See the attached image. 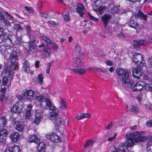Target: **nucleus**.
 <instances>
[{
  "instance_id": "680f3d73",
  "label": "nucleus",
  "mask_w": 152,
  "mask_h": 152,
  "mask_svg": "<svg viewBox=\"0 0 152 152\" xmlns=\"http://www.w3.org/2000/svg\"><path fill=\"white\" fill-rule=\"evenodd\" d=\"M26 30L27 31V34L28 35V36L30 37V35L29 32H30V30H31L30 27L29 26H28V25L26 26Z\"/></svg>"
},
{
  "instance_id": "f257e3e1",
  "label": "nucleus",
  "mask_w": 152,
  "mask_h": 152,
  "mask_svg": "<svg viewBox=\"0 0 152 152\" xmlns=\"http://www.w3.org/2000/svg\"><path fill=\"white\" fill-rule=\"evenodd\" d=\"M125 137L126 141L124 142V145L129 147L133 146L136 143L145 141L147 139L145 132L142 131L126 133Z\"/></svg>"
},
{
  "instance_id": "37998d69",
  "label": "nucleus",
  "mask_w": 152,
  "mask_h": 152,
  "mask_svg": "<svg viewBox=\"0 0 152 152\" xmlns=\"http://www.w3.org/2000/svg\"><path fill=\"white\" fill-rule=\"evenodd\" d=\"M42 39L48 44H51L53 42L48 37L45 35L42 37Z\"/></svg>"
},
{
  "instance_id": "ea45409f",
  "label": "nucleus",
  "mask_w": 152,
  "mask_h": 152,
  "mask_svg": "<svg viewBox=\"0 0 152 152\" xmlns=\"http://www.w3.org/2000/svg\"><path fill=\"white\" fill-rule=\"evenodd\" d=\"M19 107L17 105H13L11 108V110L13 113H17L19 112Z\"/></svg>"
},
{
  "instance_id": "5701e85b",
  "label": "nucleus",
  "mask_w": 152,
  "mask_h": 152,
  "mask_svg": "<svg viewBox=\"0 0 152 152\" xmlns=\"http://www.w3.org/2000/svg\"><path fill=\"white\" fill-rule=\"evenodd\" d=\"M71 70L73 72L79 75L83 74L86 72L85 69L81 68H73L71 69Z\"/></svg>"
},
{
  "instance_id": "f3484780",
  "label": "nucleus",
  "mask_w": 152,
  "mask_h": 152,
  "mask_svg": "<svg viewBox=\"0 0 152 152\" xmlns=\"http://www.w3.org/2000/svg\"><path fill=\"white\" fill-rule=\"evenodd\" d=\"M32 107L33 106L31 104H29L27 106L25 115L26 119H29L30 118L31 115V109Z\"/></svg>"
},
{
  "instance_id": "79ce46f5",
  "label": "nucleus",
  "mask_w": 152,
  "mask_h": 152,
  "mask_svg": "<svg viewBox=\"0 0 152 152\" xmlns=\"http://www.w3.org/2000/svg\"><path fill=\"white\" fill-rule=\"evenodd\" d=\"M23 24H22L21 25L20 24L14 25L15 27L14 29H17L18 31H22L23 30V28L22 27V25Z\"/></svg>"
},
{
  "instance_id": "4d7b16f0",
  "label": "nucleus",
  "mask_w": 152,
  "mask_h": 152,
  "mask_svg": "<svg viewBox=\"0 0 152 152\" xmlns=\"http://www.w3.org/2000/svg\"><path fill=\"white\" fill-rule=\"evenodd\" d=\"M3 37L4 38L2 40L3 41H6L8 39H10L9 38L8 35L7 34H4Z\"/></svg>"
},
{
  "instance_id": "2eb2a0df",
  "label": "nucleus",
  "mask_w": 152,
  "mask_h": 152,
  "mask_svg": "<svg viewBox=\"0 0 152 152\" xmlns=\"http://www.w3.org/2000/svg\"><path fill=\"white\" fill-rule=\"evenodd\" d=\"M4 152H21L20 148L18 145H14L11 147L7 148Z\"/></svg>"
},
{
  "instance_id": "58836bf2",
  "label": "nucleus",
  "mask_w": 152,
  "mask_h": 152,
  "mask_svg": "<svg viewBox=\"0 0 152 152\" xmlns=\"http://www.w3.org/2000/svg\"><path fill=\"white\" fill-rule=\"evenodd\" d=\"M8 131L5 129H3L0 131V136L6 137Z\"/></svg>"
},
{
  "instance_id": "20e7f679",
  "label": "nucleus",
  "mask_w": 152,
  "mask_h": 152,
  "mask_svg": "<svg viewBox=\"0 0 152 152\" xmlns=\"http://www.w3.org/2000/svg\"><path fill=\"white\" fill-rule=\"evenodd\" d=\"M59 111L58 110L56 111H53L50 113V119L51 120H55L54 122L55 125L57 127H59L61 124L62 119L58 115Z\"/></svg>"
},
{
  "instance_id": "4c0bfd02",
  "label": "nucleus",
  "mask_w": 152,
  "mask_h": 152,
  "mask_svg": "<svg viewBox=\"0 0 152 152\" xmlns=\"http://www.w3.org/2000/svg\"><path fill=\"white\" fill-rule=\"evenodd\" d=\"M4 42V45L6 47L8 48L12 47V40L10 39H8L7 41Z\"/></svg>"
},
{
  "instance_id": "473e14b6",
  "label": "nucleus",
  "mask_w": 152,
  "mask_h": 152,
  "mask_svg": "<svg viewBox=\"0 0 152 152\" xmlns=\"http://www.w3.org/2000/svg\"><path fill=\"white\" fill-rule=\"evenodd\" d=\"M7 119L4 117H0V126L4 127L6 125Z\"/></svg>"
},
{
  "instance_id": "c85d7f7f",
  "label": "nucleus",
  "mask_w": 152,
  "mask_h": 152,
  "mask_svg": "<svg viewBox=\"0 0 152 152\" xmlns=\"http://www.w3.org/2000/svg\"><path fill=\"white\" fill-rule=\"evenodd\" d=\"M129 26L137 29L138 28L137 23L136 21L132 20H131L128 23Z\"/></svg>"
},
{
  "instance_id": "a211bd4d",
  "label": "nucleus",
  "mask_w": 152,
  "mask_h": 152,
  "mask_svg": "<svg viewBox=\"0 0 152 152\" xmlns=\"http://www.w3.org/2000/svg\"><path fill=\"white\" fill-rule=\"evenodd\" d=\"M14 122L16 125L15 127L16 130L20 132L23 130L24 128V124L23 122L17 121L16 120Z\"/></svg>"
},
{
  "instance_id": "a19ab883",
  "label": "nucleus",
  "mask_w": 152,
  "mask_h": 152,
  "mask_svg": "<svg viewBox=\"0 0 152 152\" xmlns=\"http://www.w3.org/2000/svg\"><path fill=\"white\" fill-rule=\"evenodd\" d=\"M102 3L100 0H97L95 1L94 4L95 7L94 9H97V8H99L101 7Z\"/></svg>"
},
{
  "instance_id": "c03bdc74",
  "label": "nucleus",
  "mask_w": 152,
  "mask_h": 152,
  "mask_svg": "<svg viewBox=\"0 0 152 152\" xmlns=\"http://www.w3.org/2000/svg\"><path fill=\"white\" fill-rule=\"evenodd\" d=\"M30 66V65L28 62L27 61H26L23 64V67L25 69V71H26L28 70L27 69Z\"/></svg>"
},
{
  "instance_id": "0eeeda50",
  "label": "nucleus",
  "mask_w": 152,
  "mask_h": 152,
  "mask_svg": "<svg viewBox=\"0 0 152 152\" xmlns=\"http://www.w3.org/2000/svg\"><path fill=\"white\" fill-rule=\"evenodd\" d=\"M46 137L47 139L50 140L53 142H60L61 141L60 137L53 132L48 134Z\"/></svg>"
},
{
  "instance_id": "13d9d810",
  "label": "nucleus",
  "mask_w": 152,
  "mask_h": 152,
  "mask_svg": "<svg viewBox=\"0 0 152 152\" xmlns=\"http://www.w3.org/2000/svg\"><path fill=\"white\" fill-rule=\"evenodd\" d=\"M53 46L52 48L54 50H57L58 48V46L57 44L54 42H53L51 44Z\"/></svg>"
},
{
  "instance_id": "338daca9",
  "label": "nucleus",
  "mask_w": 152,
  "mask_h": 152,
  "mask_svg": "<svg viewBox=\"0 0 152 152\" xmlns=\"http://www.w3.org/2000/svg\"><path fill=\"white\" fill-rule=\"evenodd\" d=\"M113 126V124L112 122H110L108 124V125L106 127L107 129H110L112 128Z\"/></svg>"
},
{
  "instance_id": "423d86ee",
  "label": "nucleus",
  "mask_w": 152,
  "mask_h": 152,
  "mask_svg": "<svg viewBox=\"0 0 152 152\" xmlns=\"http://www.w3.org/2000/svg\"><path fill=\"white\" fill-rule=\"evenodd\" d=\"M34 91L31 90H26L24 92L23 94V95L26 98V99L29 100L31 102H33V104H35V102L34 97Z\"/></svg>"
},
{
  "instance_id": "1a4fd4ad",
  "label": "nucleus",
  "mask_w": 152,
  "mask_h": 152,
  "mask_svg": "<svg viewBox=\"0 0 152 152\" xmlns=\"http://www.w3.org/2000/svg\"><path fill=\"white\" fill-rule=\"evenodd\" d=\"M134 68L132 71V74L134 77L137 78H140L142 75V72L141 71V66Z\"/></svg>"
},
{
  "instance_id": "7c9ffc66",
  "label": "nucleus",
  "mask_w": 152,
  "mask_h": 152,
  "mask_svg": "<svg viewBox=\"0 0 152 152\" xmlns=\"http://www.w3.org/2000/svg\"><path fill=\"white\" fill-rule=\"evenodd\" d=\"M35 99L37 101L40 102H45L46 98L44 96L42 95H36L35 97Z\"/></svg>"
},
{
  "instance_id": "e2e57ef3",
  "label": "nucleus",
  "mask_w": 152,
  "mask_h": 152,
  "mask_svg": "<svg viewBox=\"0 0 152 152\" xmlns=\"http://www.w3.org/2000/svg\"><path fill=\"white\" fill-rule=\"evenodd\" d=\"M147 145L148 147L152 145V138L148 140L147 144Z\"/></svg>"
},
{
  "instance_id": "5fc2aeb1",
  "label": "nucleus",
  "mask_w": 152,
  "mask_h": 152,
  "mask_svg": "<svg viewBox=\"0 0 152 152\" xmlns=\"http://www.w3.org/2000/svg\"><path fill=\"white\" fill-rule=\"evenodd\" d=\"M5 98L4 94L2 92H0V101L2 102Z\"/></svg>"
},
{
  "instance_id": "bb28decb",
  "label": "nucleus",
  "mask_w": 152,
  "mask_h": 152,
  "mask_svg": "<svg viewBox=\"0 0 152 152\" xmlns=\"http://www.w3.org/2000/svg\"><path fill=\"white\" fill-rule=\"evenodd\" d=\"M127 147H129L128 146H125L124 145V143L123 144H120L118 146L117 150L116 149L115 152H126V151L125 150L126 149H127Z\"/></svg>"
},
{
  "instance_id": "e433bc0d",
  "label": "nucleus",
  "mask_w": 152,
  "mask_h": 152,
  "mask_svg": "<svg viewBox=\"0 0 152 152\" xmlns=\"http://www.w3.org/2000/svg\"><path fill=\"white\" fill-rule=\"evenodd\" d=\"M143 88L146 90L150 91L152 93V84H146L145 82V85Z\"/></svg>"
},
{
  "instance_id": "4468645a",
  "label": "nucleus",
  "mask_w": 152,
  "mask_h": 152,
  "mask_svg": "<svg viewBox=\"0 0 152 152\" xmlns=\"http://www.w3.org/2000/svg\"><path fill=\"white\" fill-rule=\"evenodd\" d=\"M133 46L135 48H137L140 46H144L147 44V41L144 39L140 40H134L133 41Z\"/></svg>"
},
{
  "instance_id": "6ab92c4d",
  "label": "nucleus",
  "mask_w": 152,
  "mask_h": 152,
  "mask_svg": "<svg viewBox=\"0 0 152 152\" xmlns=\"http://www.w3.org/2000/svg\"><path fill=\"white\" fill-rule=\"evenodd\" d=\"M46 102V105H47L48 108L53 111H56L57 109H56V107L52 103L51 101L48 98H46L45 101Z\"/></svg>"
},
{
  "instance_id": "6e6d98bb",
  "label": "nucleus",
  "mask_w": 152,
  "mask_h": 152,
  "mask_svg": "<svg viewBox=\"0 0 152 152\" xmlns=\"http://www.w3.org/2000/svg\"><path fill=\"white\" fill-rule=\"evenodd\" d=\"M146 125L148 127H152V119L147 122L146 123Z\"/></svg>"
},
{
  "instance_id": "bf43d9fd",
  "label": "nucleus",
  "mask_w": 152,
  "mask_h": 152,
  "mask_svg": "<svg viewBox=\"0 0 152 152\" xmlns=\"http://www.w3.org/2000/svg\"><path fill=\"white\" fill-rule=\"evenodd\" d=\"M93 69L95 70L98 71L99 72H103V70L102 69L97 67H95Z\"/></svg>"
},
{
  "instance_id": "412c9836",
  "label": "nucleus",
  "mask_w": 152,
  "mask_h": 152,
  "mask_svg": "<svg viewBox=\"0 0 152 152\" xmlns=\"http://www.w3.org/2000/svg\"><path fill=\"white\" fill-rule=\"evenodd\" d=\"M127 109L128 111L135 113H138L139 112V110L137 107L130 104L128 105Z\"/></svg>"
},
{
  "instance_id": "864d4df0",
  "label": "nucleus",
  "mask_w": 152,
  "mask_h": 152,
  "mask_svg": "<svg viewBox=\"0 0 152 152\" xmlns=\"http://www.w3.org/2000/svg\"><path fill=\"white\" fill-rule=\"evenodd\" d=\"M88 14L91 19L93 21H98L99 20V19L98 18L95 17H94L93 16L91 15L89 13H88Z\"/></svg>"
},
{
  "instance_id": "f704fd0d",
  "label": "nucleus",
  "mask_w": 152,
  "mask_h": 152,
  "mask_svg": "<svg viewBox=\"0 0 152 152\" xmlns=\"http://www.w3.org/2000/svg\"><path fill=\"white\" fill-rule=\"evenodd\" d=\"M62 16L64 19L66 21H68L70 19L69 14L67 11H64L62 13Z\"/></svg>"
},
{
  "instance_id": "9d476101",
  "label": "nucleus",
  "mask_w": 152,
  "mask_h": 152,
  "mask_svg": "<svg viewBox=\"0 0 152 152\" xmlns=\"http://www.w3.org/2000/svg\"><path fill=\"white\" fill-rule=\"evenodd\" d=\"M145 85V82L143 81H139L134 84L132 88L133 91H142Z\"/></svg>"
},
{
  "instance_id": "ddd939ff",
  "label": "nucleus",
  "mask_w": 152,
  "mask_h": 152,
  "mask_svg": "<svg viewBox=\"0 0 152 152\" xmlns=\"http://www.w3.org/2000/svg\"><path fill=\"white\" fill-rule=\"evenodd\" d=\"M111 17L110 15L107 14H105L101 16V21L103 22L105 28L106 27L107 24L109 22Z\"/></svg>"
},
{
  "instance_id": "de8ad7c7",
  "label": "nucleus",
  "mask_w": 152,
  "mask_h": 152,
  "mask_svg": "<svg viewBox=\"0 0 152 152\" xmlns=\"http://www.w3.org/2000/svg\"><path fill=\"white\" fill-rule=\"evenodd\" d=\"M53 61H51L49 63L46 69V72L48 73H49L50 72V69L52 65V64L53 63Z\"/></svg>"
},
{
  "instance_id": "f8f14e48",
  "label": "nucleus",
  "mask_w": 152,
  "mask_h": 152,
  "mask_svg": "<svg viewBox=\"0 0 152 152\" xmlns=\"http://www.w3.org/2000/svg\"><path fill=\"white\" fill-rule=\"evenodd\" d=\"M85 8L84 6L82 4H77L76 8V12L81 17H83L85 13Z\"/></svg>"
},
{
  "instance_id": "c756f323",
  "label": "nucleus",
  "mask_w": 152,
  "mask_h": 152,
  "mask_svg": "<svg viewBox=\"0 0 152 152\" xmlns=\"http://www.w3.org/2000/svg\"><path fill=\"white\" fill-rule=\"evenodd\" d=\"M73 63L72 65L73 66L77 67L78 66V64L80 63L81 62V60L78 57H74L73 59Z\"/></svg>"
},
{
  "instance_id": "dca6fc26",
  "label": "nucleus",
  "mask_w": 152,
  "mask_h": 152,
  "mask_svg": "<svg viewBox=\"0 0 152 152\" xmlns=\"http://www.w3.org/2000/svg\"><path fill=\"white\" fill-rule=\"evenodd\" d=\"M10 137L12 142H15L19 139L20 135L18 132H13L10 134Z\"/></svg>"
},
{
  "instance_id": "774afa93",
  "label": "nucleus",
  "mask_w": 152,
  "mask_h": 152,
  "mask_svg": "<svg viewBox=\"0 0 152 152\" xmlns=\"http://www.w3.org/2000/svg\"><path fill=\"white\" fill-rule=\"evenodd\" d=\"M75 50L77 52H79L80 51V48L78 45L76 46L75 47Z\"/></svg>"
},
{
  "instance_id": "393cba45",
  "label": "nucleus",
  "mask_w": 152,
  "mask_h": 152,
  "mask_svg": "<svg viewBox=\"0 0 152 152\" xmlns=\"http://www.w3.org/2000/svg\"><path fill=\"white\" fill-rule=\"evenodd\" d=\"M59 108L62 110L66 109V104L64 99H61L59 101Z\"/></svg>"
},
{
  "instance_id": "b1692460",
  "label": "nucleus",
  "mask_w": 152,
  "mask_h": 152,
  "mask_svg": "<svg viewBox=\"0 0 152 152\" xmlns=\"http://www.w3.org/2000/svg\"><path fill=\"white\" fill-rule=\"evenodd\" d=\"M52 53L51 49L47 46L45 47L43 50L44 55L46 58H48L50 56Z\"/></svg>"
},
{
  "instance_id": "603ef678",
  "label": "nucleus",
  "mask_w": 152,
  "mask_h": 152,
  "mask_svg": "<svg viewBox=\"0 0 152 152\" xmlns=\"http://www.w3.org/2000/svg\"><path fill=\"white\" fill-rule=\"evenodd\" d=\"M4 22L5 25L6 26H11L12 25V24L14 25V24L13 23H10L9 21L6 20H4Z\"/></svg>"
},
{
  "instance_id": "f03ea898",
  "label": "nucleus",
  "mask_w": 152,
  "mask_h": 152,
  "mask_svg": "<svg viewBox=\"0 0 152 152\" xmlns=\"http://www.w3.org/2000/svg\"><path fill=\"white\" fill-rule=\"evenodd\" d=\"M116 73L118 75L122 76L121 81L123 86L127 88L132 87L134 82L130 78L128 71L124 69L119 68L117 69Z\"/></svg>"
},
{
  "instance_id": "39448f33",
  "label": "nucleus",
  "mask_w": 152,
  "mask_h": 152,
  "mask_svg": "<svg viewBox=\"0 0 152 152\" xmlns=\"http://www.w3.org/2000/svg\"><path fill=\"white\" fill-rule=\"evenodd\" d=\"M133 58H132V60L134 63L139 64V62H140L139 66L142 67L145 66L144 61L143 60L142 57L140 54L135 53H133Z\"/></svg>"
},
{
  "instance_id": "aec40b11",
  "label": "nucleus",
  "mask_w": 152,
  "mask_h": 152,
  "mask_svg": "<svg viewBox=\"0 0 152 152\" xmlns=\"http://www.w3.org/2000/svg\"><path fill=\"white\" fill-rule=\"evenodd\" d=\"M134 16L136 18H140L145 21L148 18L147 15L144 14L142 12L140 11L137 14L135 15Z\"/></svg>"
},
{
  "instance_id": "0e129e2a",
  "label": "nucleus",
  "mask_w": 152,
  "mask_h": 152,
  "mask_svg": "<svg viewBox=\"0 0 152 152\" xmlns=\"http://www.w3.org/2000/svg\"><path fill=\"white\" fill-rule=\"evenodd\" d=\"M106 63L107 65L109 66H112L113 65V63L112 61L109 60L107 61H106Z\"/></svg>"
},
{
  "instance_id": "8fccbe9b",
  "label": "nucleus",
  "mask_w": 152,
  "mask_h": 152,
  "mask_svg": "<svg viewBox=\"0 0 152 152\" xmlns=\"http://www.w3.org/2000/svg\"><path fill=\"white\" fill-rule=\"evenodd\" d=\"M6 137L0 136V145H2L5 143Z\"/></svg>"
},
{
  "instance_id": "a18cd8bd",
  "label": "nucleus",
  "mask_w": 152,
  "mask_h": 152,
  "mask_svg": "<svg viewBox=\"0 0 152 152\" xmlns=\"http://www.w3.org/2000/svg\"><path fill=\"white\" fill-rule=\"evenodd\" d=\"M25 8L26 10L29 13H32L34 12V10L31 7L26 6H25Z\"/></svg>"
},
{
  "instance_id": "2f4dec72",
  "label": "nucleus",
  "mask_w": 152,
  "mask_h": 152,
  "mask_svg": "<svg viewBox=\"0 0 152 152\" xmlns=\"http://www.w3.org/2000/svg\"><path fill=\"white\" fill-rule=\"evenodd\" d=\"M110 12L113 13H115L119 10L118 7L114 6L113 4L110 5Z\"/></svg>"
},
{
  "instance_id": "3c124183",
  "label": "nucleus",
  "mask_w": 152,
  "mask_h": 152,
  "mask_svg": "<svg viewBox=\"0 0 152 152\" xmlns=\"http://www.w3.org/2000/svg\"><path fill=\"white\" fill-rule=\"evenodd\" d=\"M147 64L150 66H152V56L148 58Z\"/></svg>"
},
{
  "instance_id": "09e8293b",
  "label": "nucleus",
  "mask_w": 152,
  "mask_h": 152,
  "mask_svg": "<svg viewBox=\"0 0 152 152\" xmlns=\"http://www.w3.org/2000/svg\"><path fill=\"white\" fill-rule=\"evenodd\" d=\"M12 101V97L11 96H9L6 99V102L8 104L11 103Z\"/></svg>"
},
{
  "instance_id": "6e6552de",
  "label": "nucleus",
  "mask_w": 152,
  "mask_h": 152,
  "mask_svg": "<svg viewBox=\"0 0 152 152\" xmlns=\"http://www.w3.org/2000/svg\"><path fill=\"white\" fill-rule=\"evenodd\" d=\"M43 112L41 110H37L35 112V119L34 121V123L35 124L38 125L43 117Z\"/></svg>"
},
{
  "instance_id": "a878e982",
  "label": "nucleus",
  "mask_w": 152,
  "mask_h": 152,
  "mask_svg": "<svg viewBox=\"0 0 152 152\" xmlns=\"http://www.w3.org/2000/svg\"><path fill=\"white\" fill-rule=\"evenodd\" d=\"M91 116V114L89 113H83L77 116L76 118L77 120H80L83 118H89Z\"/></svg>"
},
{
  "instance_id": "9b49d317",
  "label": "nucleus",
  "mask_w": 152,
  "mask_h": 152,
  "mask_svg": "<svg viewBox=\"0 0 152 152\" xmlns=\"http://www.w3.org/2000/svg\"><path fill=\"white\" fill-rule=\"evenodd\" d=\"M17 58V52L14 50L12 51L8 59V61L11 65H13L16 61Z\"/></svg>"
},
{
  "instance_id": "49530a36",
  "label": "nucleus",
  "mask_w": 152,
  "mask_h": 152,
  "mask_svg": "<svg viewBox=\"0 0 152 152\" xmlns=\"http://www.w3.org/2000/svg\"><path fill=\"white\" fill-rule=\"evenodd\" d=\"M38 79L39 80V83L42 84L43 83V75L41 74L37 76Z\"/></svg>"
},
{
  "instance_id": "cd10ccee",
  "label": "nucleus",
  "mask_w": 152,
  "mask_h": 152,
  "mask_svg": "<svg viewBox=\"0 0 152 152\" xmlns=\"http://www.w3.org/2000/svg\"><path fill=\"white\" fill-rule=\"evenodd\" d=\"M28 141L30 142L37 143L39 141V139L36 135H31L30 136Z\"/></svg>"
},
{
  "instance_id": "72a5a7b5",
  "label": "nucleus",
  "mask_w": 152,
  "mask_h": 152,
  "mask_svg": "<svg viewBox=\"0 0 152 152\" xmlns=\"http://www.w3.org/2000/svg\"><path fill=\"white\" fill-rule=\"evenodd\" d=\"M95 142L94 140H89L85 143L84 145V146L85 148H88L92 145Z\"/></svg>"
},
{
  "instance_id": "7ed1b4c3",
  "label": "nucleus",
  "mask_w": 152,
  "mask_h": 152,
  "mask_svg": "<svg viewBox=\"0 0 152 152\" xmlns=\"http://www.w3.org/2000/svg\"><path fill=\"white\" fill-rule=\"evenodd\" d=\"M5 72V75L2 79V84L3 86L7 85V87H9L10 85L14 72L9 68H6Z\"/></svg>"
},
{
  "instance_id": "69168bd1",
  "label": "nucleus",
  "mask_w": 152,
  "mask_h": 152,
  "mask_svg": "<svg viewBox=\"0 0 152 152\" xmlns=\"http://www.w3.org/2000/svg\"><path fill=\"white\" fill-rule=\"evenodd\" d=\"M39 15L42 17L46 18L48 17V15L47 14L44 13L43 14L42 13H40Z\"/></svg>"
},
{
  "instance_id": "4be33fe9",
  "label": "nucleus",
  "mask_w": 152,
  "mask_h": 152,
  "mask_svg": "<svg viewBox=\"0 0 152 152\" xmlns=\"http://www.w3.org/2000/svg\"><path fill=\"white\" fill-rule=\"evenodd\" d=\"M46 144L44 142H40L37 146L38 152H45Z\"/></svg>"
},
{
  "instance_id": "c9c22d12",
  "label": "nucleus",
  "mask_w": 152,
  "mask_h": 152,
  "mask_svg": "<svg viewBox=\"0 0 152 152\" xmlns=\"http://www.w3.org/2000/svg\"><path fill=\"white\" fill-rule=\"evenodd\" d=\"M106 9L107 8L106 7L101 6L99 8H97V9H95V10L96 12H98L100 15H102Z\"/></svg>"
},
{
  "instance_id": "052dcab7",
  "label": "nucleus",
  "mask_w": 152,
  "mask_h": 152,
  "mask_svg": "<svg viewBox=\"0 0 152 152\" xmlns=\"http://www.w3.org/2000/svg\"><path fill=\"white\" fill-rule=\"evenodd\" d=\"M117 134L116 133H115L113 137H109L108 139V141H111L114 139L116 137Z\"/></svg>"
}]
</instances>
